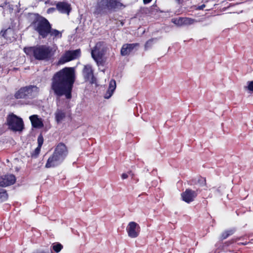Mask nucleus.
<instances>
[{"label":"nucleus","instance_id":"f257e3e1","mask_svg":"<svg viewBox=\"0 0 253 253\" xmlns=\"http://www.w3.org/2000/svg\"><path fill=\"white\" fill-rule=\"evenodd\" d=\"M74 77L73 68H65L62 69L53 76L51 79V90L58 96L65 95L66 98H71Z\"/></svg>","mask_w":253,"mask_h":253},{"label":"nucleus","instance_id":"f03ea898","mask_svg":"<svg viewBox=\"0 0 253 253\" xmlns=\"http://www.w3.org/2000/svg\"><path fill=\"white\" fill-rule=\"evenodd\" d=\"M68 155L67 146L63 143H58L55 147L52 154L48 158L45 167L54 168L63 162Z\"/></svg>","mask_w":253,"mask_h":253},{"label":"nucleus","instance_id":"7ed1b4c3","mask_svg":"<svg viewBox=\"0 0 253 253\" xmlns=\"http://www.w3.org/2000/svg\"><path fill=\"white\" fill-rule=\"evenodd\" d=\"M33 26L39 35L43 38L47 36L51 27L48 21L42 17L38 18L33 23Z\"/></svg>","mask_w":253,"mask_h":253},{"label":"nucleus","instance_id":"20e7f679","mask_svg":"<svg viewBox=\"0 0 253 253\" xmlns=\"http://www.w3.org/2000/svg\"><path fill=\"white\" fill-rule=\"evenodd\" d=\"M6 123L8 128L14 131H21L24 128L22 119L14 114H9L7 117Z\"/></svg>","mask_w":253,"mask_h":253},{"label":"nucleus","instance_id":"39448f33","mask_svg":"<svg viewBox=\"0 0 253 253\" xmlns=\"http://www.w3.org/2000/svg\"><path fill=\"white\" fill-rule=\"evenodd\" d=\"M121 4L116 0H101L97 4L95 12L97 14L105 11L106 9L119 8Z\"/></svg>","mask_w":253,"mask_h":253},{"label":"nucleus","instance_id":"423d86ee","mask_svg":"<svg viewBox=\"0 0 253 253\" xmlns=\"http://www.w3.org/2000/svg\"><path fill=\"white\" fill-rule=\"evenodd\" d=\"M32 48H24V52L28 54ZM34 57L39 60H42L50 57L52 51L50 48H33Z\"/></svg>","mask_w":253,"mask_h":253},{"label":"nucleus","instance_id":"0eeeda50","mask_svg":"<svg viewBox=\"0 0 253 253\" xmlns=\"http://www.w3.org/2000/svg\"><path fill=\"white\" fill-rule=\"evenodd\" d=\"M81 55V50L77 49L75 50H68L61 57L58 61V64H62L67 62L76 59Z\"/></svg>","mask_w":253,"mask_h":253},{"label":"nucleus","instance_id":"6e6552de","mask_svg":"<svg viewBox=\"0 0 253 253\" xmlns=\"http://www.w3.org/2000/svg\"><path fill=\"white\" fill-rule=\"evenodd\" d=\"M126 231L129 237L134 238L137 237L140 231L139 225L135 222H130L127 227Z\"/></svg>","mask_w":253,"mask_h":253},{"label":"nucleus","instance_id":"1a4fd4ad","mask_svg":"<svg viewBox=\"0 0 253 253\" xmlns=\"http://www.w3.org/2000/svg\"><path fill=\"white\" fill-rule=\"evenodd\" d=\"M83 75L84 79L89 81L91 84H96V79L93 76V70L90 65L84 66L83 70Z\"/></svg>","mask_w":253,"mask_h":253},{"label":"nucleus","instance_id":"9d476101","mask_svg":"<svg viewBox=\"0 0 253 253\" xmlns=\"http://www.w3.org/2000/svg\"><path fill=\"white\" fill-rule=\"evenodd\" d=\"M15 181V177L13 174H8L0 176V186L6 187L13 184Z\"/></svg>","mask_w":253,"mask_h":253},{"label":"nucleus","instance_id":"9b49d317","mask_svg":"<svg viewBox=\"0 0 253 253\" xmlns=\"http://www.w3.org/2000/svg\"><path fill=\"white\" fill-rule=\"evenodd\" d=\"M197 194L195 191L191 189H186L185 192L181 194L182 200L187 203L194 201Z\"/></svg>","mask_w":253,"mask_h":253},{"label":"nucleus","instance_id":"f8f14e48","mask_svg":"<svg viewBox=\"0 0 253 253\" xmlns=\"http://www.w3.org/2000/svg\"><path fill=\"white\" fill-rule=\"evenodd\" d=\"M105 51L103 48H93L91 51V55L94 60L97 63L102 61Z\"/></svg>","mask_w":253,"mask_h":253},{"label":"nucleus","instance_id":"ddd939ff","mask_svg":"<svg viewBox=\"0 0 253 253\" xmlns=\"http://www.w3.org/2000/svg\"><path fill=\"white\" fill-rule=\"evenodd\" d=\"M57 10L61 13L69 14L71 7L70 5L65 2H59L56 3Z\"/></svg>","mask_w":253,"mask_h":253},{"label":"nucleus","instance_id":"4468645a","mask_svg":"<svg viewBox=\"0 0 253 253\" xmlns=\"http://www.w3.org/2000/svg\"><path fill=\"white\" fill-rule=\"evenodd\" d=\"M2 37L5 39L7 42H11L15 39V34L12 29L8 28L4 31H1L0 33Z\"/></svg>","mask_w":253,"mask_h":253},{"label":"nucleus","instance_id":"2eb2a0df","mask_svg":"<svg viewBox=\"0 0 253 253\" xmlns=\"http://www.w3.org/2000/svg\"><path fill=\"white\" fill-rule=\"evenodd\" d=\"M32 125L35 128H41L43 126L42 119L39 118L37 115H32L29 118Z\"/></svg>","mask_w":253,"mask_h":253},{"label":"nucleus","instance_id":"dca6fc26","mask_svg":"<svg viewBox=\"0 0 253 253\" xmlns=\"http://www.w3.org/2000/svg\"><path fill=\"white\" fill-rule=\"evenodd\" d=\"M116 87V84L115 81L114 80H111L109 83L108 89L104 95V98L106 99L110 98L113 95Z\"/></svg>","mask_w":253,"mask_h":253},{"label":"nucleus","instance_id":"f3484780","mask_svg":"<svg viewBox=\"0 0 253 253\" xmlns=\"http://www.w3.org/2000/svg\"><path fill=\"white\" fill-rule=\"evenodd\" d=\"M26 91L28 92L29 98L34 97L37 95L39 92V88L36 86L30 85L25 86Z\"/></svg>","mask_w":253,"mask_h":253},{"label":"nucleus","instance_id":"a211bd4d","mask_svg":"<svg viewBox=\"0 0 253 253\" xmlns=\"http://www.w3.org/2000/svg\"><path fill=\"white\" fill-rule=\"evenodd\" d=\"M66 116L65 112L63 110L57 109L55 112V120L58 123H61L65 119Z\"/></svg>","mask_w":253,"mask_h":253},{"label":"nucleus","instance_id":"6ab92c4d","mask_svg":"<svg viewBox=\"0 0 253 253\" xmlns=\"http://www.w3.org/2000/svg\"><path fill=\"white\" fill-rule=\"evenodd\" d=\"M26 92L25 87L21 88L19 90H18L15 94V97L16 99H21V98H26V94H25Z\"/></svg>","mask_w":253,"mask_h":253},{"label":"nucleus","instance_id":"aec40b11","mask_svg":"<svg viewBox=\"0 0 253 253\" xmlns=\"http://www.w3.org/2000/svg\"><path fill=\"white\" fill-rule=\"evenodd\" d=\"M51 37L56 38H60L62 36V33L57 30L53 29L51 28L50 32H49Z\"/></svg>","mask_w":253,"mask_h":253},{"label":"nucleus","instance_id":"412c9836","mask_svg":"<svg viewBox=\"0 0 253 253\" xmlns=\"http://www.w3.org/2000/svg\"><path fill=\"white\" fill-rule=\"evenodd\" d=\"M182 21H183V26L184 25H189L192 24L194 23L195 20L193 19L187 18V17H182Z\"/></svg>","mask_w":253,"mask_h":253},{"label":"nucleus","instance_id":"4be33fe9","mask_svg":"<svg viewBox=\"0 0 253 253\" xmlns=\"http://www.w3.org/2000/svg\"><path fill=\"white\" fill-rule=\"evenodd\" d=\"M133 48H121V54L123 56H126L130 54Z\"/></svg>","mask_w":253,"mask_h":253},{"label":"nucleus","instance_id":"5701e85b","mask_svg":"<svg viewBox=\"0 0 253 253\" xmlns=\"http://www.w3.org/2000/svg\"><path fill=\"white\" fill-rule=\"evenodd\" d=\"M234 231L233 229L225 231L221 235V237L222 239H225L230 235H231L233 234Z\"/></svg>","mask_w":253,"mask_h":253},{"label":"nucleus","instance_id":"b1692460","mask_svg":"<svg viewBox=\"0 0 253 253\" xmlns=\"http://www.w3.org/2000/svg\"><path fill=\"white\" fill-rule=\"evenodd\" d=\"M7 198V195L5 191L3 189H0V201H2Z\"/></svg>","mask_w":253,"mask_h":253},{"label":"nucleus","instance_id":"393cba45","mask_svg":"<svg viewBox=\"0 0 253 253\" xmlns=\"http://www.w3.org/2000/svg\"><path fill=\"white\" fill-rule=\"evenodd\" d=\"M172 22L175 25L181 26H183L182 17H179L176 19H173Z\"/></svg>","mask_w":253,"mask_h":253},{"label":"nucleus","instance_id":"a878e982","mask_svg":"<svg viewBox=\"0 0 253 253\" xmlns=\"http://www.w3.org/2000/svg\"><path fill=\"white\" fill-rule=\"evenodd\" d=\"M168 51L169 50L167 48H160L157 53H158V56H163L168 52Z\"/></svg>","mask_w":253,"mask_h":253},{"label":"nucleus","instance_id":"bb28decb","mask_svg":"<svg viewBox=\"0 0 253 253\" xmlns=\"http://www.w3.org/2000/svg\"><path fill=\"white\" fill-rule=\"evenodd\" d=\"M247 84V86H245V88L253 92V81H249Z\"/></svg>","mask_w":253,"mask_h":253},{"label":"nucleus","instance_id":"cd10ccee","mask_svg":"<svg viewBox=\"0 0 253 253\" xmlns=\"http://www.w3.org/2000/svg\"><path fill=\"white\" fill-rule=\"evenodd\" d=\"M157 42L156 39H153L149 40V41H148L146 42V43L145 44L146 47H148L154 45V43L155 42Z\"/></svg>","mask_w":253,"mask_h":253},{"label":"nucleus","instance_id":"c85d7f7f","mask_svg":"<svg viewBox=\"0 0 253 253\" xmlns=\"http://www.w3.org/2000/svg\"><path fill=\"white\" fill-rule=\"evenodd\" d=\"M53 250L56 253L59 252L62 248V246L60 244L54 245L52 246Z\"/></svg>","mask_w":253,"mask_h":253},{"label":"nucleus","instance_id":"c756f323","mask_svg":"<svg viewBox=\"0 0 253 253\" xmlns=\"http://www.w3.org/2000/svg\"><path fill=\"white\" fill-rule=\"evenodd\" d=\"M42 1H43L46 5H56V2L55 1L53 0H41Z\"/></svg>","mask_w":253,"mask_h":253},{"label":"nucleus","instance_id":"7c9ffc66","mask_svg":"<svg viewBox=\"0 0 253 253\" xmlns=\"http://www.w3.org/2000/svg\"><path fill=\"white\" fill-rule=\"evenodd\" d=\"M43 142V138L41 134L38 136V146L40 147H42Z\"/></svg>","mask_w":253,"mask_h":253},{"label":"nucleus","instance_id":"2f4dec72","mask_svg":"<svg viewBox=\"0 0 253 253\" xmlns=\"http://www.w3.org/2000/svg\"><path fill=\"white\" fill-rule=\"evenodd\" d=\"M199 183L201 186H203L206 184V179L204 178L201 177L198 180Z\"/></svg>","mask_w":253,"mask_h":253},{"label":"nucleus","instance_id":"473e14b6","mask_svg":"<svg viewBox=\"0 0 253 253\" xmlns=\"http://www.w3.org/2000/svg\"><path fill=\"white\" fill-rule=\"evenodd\" d=\"M41 147H40V146H38L35 150V151H34V155L35 156H38L40 152V151H41Z\"/></svg>","mask_w":253,"mask_h":253},{"label":"nucleus","instance_id":"72a5a7b5","mask_svg":"<svg viewBox=\"0 0 253 253\" xmlns=\"http://www.w3.org/2000/svg\"><path fill=\"white\" fill-rule=\"evenodd\" d=\"M55 8H53V7H52V8H48L47 10V13L48 14H49V13H53L54 11H55Z\"/></svg>","mask_w":253,"mask_h":253},{"label":"nucleus","instance_id":"f704fd0d","mask_svg":"<svg viewBox=\"0 0 253 253\" xmlns=\"http://www.w3.org/2000/svg\"><path fill=\"white\" fill-rule=\"evenodd\" d=\"M104 44L103 42H98L96 43L94 47L97 48L100 47L101 46H104Z\"/></svg>","mask_w":253,"mask_h":253},{"label":"nucleus","instance_id":"c9c22d12","mask_svg":"<svg viewBox=\"0 0 253 253\" xmlns=\"http://www.w3.org/2000/svg\"><path fill=\"white\" fill-rule=\"evenodd\" d=\"M126 47H129V48H131V47H134L135 46H138V45L136 43V44H126Z\"/></svg>","mask_w":253,"mask_h":253},{"label":"nucleus","instance_id":"e433bc0d","mask_svg":"<svg viewBox=\"0 0 253 253\" xmlns=\"http://www.w3.org/2000/svg\"><path fill=\"white\" fill-rule=\"evenodd\" d=\"M121 177L123 179H125L128 177V175L126 173H123Z\"/></svg>","mask_w":253,"mask_h":253},{"label":"nucleus","instance_id":"4c0bfd02","mask_svg":"<svg viewBox=\"0 0 253 253\" xmlns=\"http://www.w3.org/2000/svg\"><path fill=\"white\" fill-rule=\"evenodd\" d=\"M152 0H143V2L145 4L149 3Z\"/></svg>","mask_w":253,"mask_h":253},{"label":"nucleus","instance_id":"58836bf2","mask_svg":"<svg viewBox=\"0 0 253 253\" xmlns=\"http://www.w3.org/2000/svg\"><path fill=\"white\" fill-rule=\"evenodd\" d=\"M205 7V5L204 4H203V5H202L201 6L199 7V9H202Z\"/></svg>","mask_w":253,"mask_h":253},{"label":"nucleus","instance_id":"ea45409f","mask_svg":"<svg viewBox=\"0 0 253 253\" xmlns=\"http://www.w3.org/2000/svg\"><path fill=\"white\" fill-rule=\"evenodd\" d=\"M25 94H26V98H29V94H28V92L27 91H26Z\"/></svg>","mask_w":253,"mask_h":253}]
</instances>
